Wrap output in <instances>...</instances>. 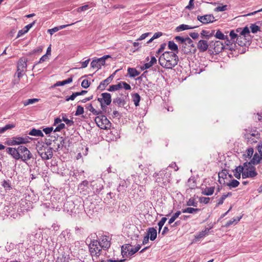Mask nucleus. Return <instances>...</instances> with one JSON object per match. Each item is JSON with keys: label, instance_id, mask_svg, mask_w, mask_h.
<instances>
[{"label": "nucleus", "instance_id": "nucleus-1", "mask_svg": "<svg viewBox=\"0 0 262 262\" xmlns=\"http://www.w3.org/2000/svg\"><path fill=\"white\" fill-rule=\"evenodd\" d=\"M6 152L15 160H21L25 163L33 158V155L28 148L23 145H19L17 148L7 147Z\"/></svg>", "mask_w": 262, "mask_h": 262}, {"label": "nucleus", "instance_id": "nucleus-2", "mask_svg": "<svg viewBox=\"0 0 262 262\" xmlns=\"http://www.w3.org/2000/svg\"><path fill=\"white\" fill-rule=\"evenodd\" d=\"M179 57L177 54L173 52L166 51L163 53L159 58V64L163 68L172 69L177 64Z\"/></svg>", "mask_w": 262, "mask_h": 262}, {"label": "nucleus", "instance_id": "nucleus-3", "mask_svg": "<svg viewBox=\"0 0 262 262\" xmlns=\"http://www.w3.org/2000/svg\"><path fill=\"white\" fill-rule=\"evenodd\" d=\"M86 244L88 246L89 251L93 260H94V258L97 259L100 255L102 249L99 245L98 241L88 237L86 240Z\"/></svg>", "mask_w": 262, "mask_h": 262}, {"label": "nucleus", "instance_id": "nucleus-4", "mask_svg": "<svg viewBox=\"0 0 262 262\" xmlns=\"http://www.w3.org/2000/svg\"><path fill=\"white\" fill-rule=\"evenodd\" d=\"M83 207L82 204H78L72 200H67L63 205V210L70 214H76L83 209Z\"/></svg>", "mask_w": 262, "mask_h": 262}, {"label": "nucleus", "instance_id": "nucleus-5", "mask_svg": "<svg viewBox=\"0 0 262 262\" xmlns=\"http://www.w3.org/2000/svg\"><path fill=\"white\" fill-rule=\"evenodd\" d=\"M31 139V138L27 136L25 137L17 136L9 139L6 142V144L9 146L20 145L30 143Z\"/></svg>", "mask_w": 262, "mask_h": 262}, {"label": "nucleus", "instance_id": "nucleus-6", "mask_svg": "<svg viewBox=\"0 0 262 262\" xmlns=\"http://www.w3.org/2000/svg\"><path fill=\"white\" fill-rule=\"evenodd\" d=\"M244 170L242 174L243 179L254 178L257 176L258 173L254 165L246 162L244 163Z\"/></svg>", "mask_w": 262, "mask_h": 262}, {"label": "nucleus", "instance_id": "nucleus-7", "mask_svg": "<svg viewBox=\"0 0 262 262\" xmlns=\"http://www.w3.org/2000/svg\"><path fill=\"white\" fill-rule=\"evenodd\" d=\"M244 134V137L249 144H252L258 142L260 138V134L258 131L256 130H251Z\"/></svg>", "mask_w": 262, "mask_h": 262}, {"label": "nucleus", "instance_id": "nucleus-8", "mask_svg": "<svg viewBox=\"0 0 262 262\" xmlns=\"http://www.w3.org/2000/svg\"><path fill=\"white\" fill-rule=\"evenodd\" d=\"M95 121L97 126L101 129H108L111 127L112 123L104 115L97 116L95 119Z\"/></svg>", "mask_w": 262, "mask_h": 262}, {"label": "nucleus", "instance_id": "nucleus-9", "mask_svg": "<svg viewBox=\"0 0 262 262\" xmlns=\"http://www.w3.org/2000/svg\"><path fill=\"white\" fill-rule=\"evenodd\" d=\"M170 174L165 170L160 171L159 172H155L153 177L155 179V182L159 184H165L169 181Z\"/></svg>", "mask_w": 262, "mask_h": 262}, {"label": "nucleus", "instance_id": "nucleus-10", "mask_svg": "<svg viewBox=\"0 0 262 262\" xmlns=\"http://www.w3.org/2000/svg\"><path fill=\"white\" fill-rule=\"evenodd\" d=\"M101 98H98L97 100L100 103L101 107L103 110L106 106L111 104V95L108 93H103L101 94Z\"/></svg>", "mask_w": 262, "mask_h": 262}, {"label": "nucleus", "instance_id": "nucleus-11", "mask_svg": "<svg viewBox=\"0 0 262 262\" xmlns=\"http://www.w3.org/2000/svg\"><path fill=\"white\" fill-rule=\"evenodd\" d=\"M197 19L203 24H207L214 22L215 19L212 14H205L204 15H198Z\"/></svg>", "mask_w": 262, "mask_h": 262}, {"label": "nucleus", "instance_id": "nucleus-12", "mask_svg": "<svg viewBox=\"0 0 262 262\" xmlns=\"http://www.w3.org/2000/svg\"><path fill=\"white\" fill-rule=\"evenodd\" d=\"M43 152L40 154V156L42 160H49L53 157V148L46 147L43 148Z\"/></svg>", "mask_w": 262, "mask_h": 262}, {"label": "nucleus", "instance_id": "nucleus-13", "mask_svg": "<svg viewBox=\"0 0 262 262\" xmlns=\"http://www.w3.org/2000/svg\"><path fill=\"white\" fill-rule=\"evenodd\" d=\"M210 46H213L214 51L216 54L221 52L225 48V46L220 41H212L210 43Z\"/></svg>", "mask_w": 262, "mask_h": 262}, {"label": "nucleus", "instance_id": "nucleus-14", "mask_svg": "<svg viewBox=\"0 0 262 262\" xmlns=\"http://www.w3.org/2000/svg\"><path fill=\"white\" fill-rule=\"evenodd\" d=\"M98 242L100 246L105 250L108 249L110 247L111 244L108 237L106 235L103 236L101 239L98 241Z\"/></svg>", "mask_w": 262, "mask_h": 262}, {"label": "nucleus", "instance_id": "nucleus-15", "mask_svg": "<svg viewBox=\"0 0 262 262\" xmlns=\"http://www.w3.org/2000/svg\"><path fill=\"white\" fill-rule=\"evenodd\" d=\"M115 74V72L113 74L111 75L108 77H107L105 80H102L99 85L97 87V90H99L100 91H104L107 85L110 84L114 77V75Z\"/></svg>", "mask_w": 262, "mask_h": 262}, {"label": "nucleus", "instance_id": "nucleus-16", "mask_svg": "<svg viewBox=\"0 0 262 262\" xmlns=\"http://www.w3.org/2000/svg\"><path fill=\"white\" fill-rule=\"evenodd\" d=\"M209 45L207 40L201 39L199 41L197 44V48L200 52H204L207 51Z\"/></svg>", "mask_w": 262, "mask_h": 262}, {"label": "nucleus", "instance_id": "nucleus-17", "mask_svg": "<svg viewBox=\"0 0 262 262\" xmlns=\"http://www.w3.org/2000/svg\"><path fill=\"white\" fill-rule=\"evenodd\" d=\"M211 228H206L204 230L200 232L198 234L194 235V239L193 241V243L196 242L199 239L205 237L208 235Z\"/></svg>", "mask_w": 262, "mask_h": 262}, {"label": "nucleus", "instance_id": "nucleus-18", "mask_svg": "<svg viewBox=\"0 0 262 262\" xmlns=\"http://www.w3.org/2000/svg\"><path fill=\"white\" fill-rule=\"evenodd\" d=\"M17 71H24L27 68V60L25 58H20L17 63Z\"/></svg>", "mask_w": 262, "mask_h": 262}, {"label": "nucleus", "instance_id": "nucleus-19", "mask_svg": "<svg viewBox=\"0 0 262 262\" xmlns=\"http://www.w3.org/2000/svg\"><path fill=\"white\" fill-rule=\"evenodd\" d=\"M99 58L95 59L92 60L91 63V66L92 68H97L99 69L101 68L102 66H104L105 64L104 61L103 60H101V61H99Z\"/></svg>", "mask_w": 262, "mask_h": 262}, {"label": "nucleus", "instance_id": "nucleus-20", "mask_svg": "<svg viewBox=\"0 0 262 262\" xmlns=\"http://www.w3.org/2000/svg\"><path fill=\"white\" fill-rule=\"evenodd\" d=\"M147 235L149 237L151 241H154L157 235V231L156 229L153 227H150L148 229Z\"/></svg>", "mask_w": 262, "mask_h": 262}, {"label": "nucleus", "instance_id": "nucleus-21", "mask_svg": "<svg viewBox=\"0 0 262 262\" xmlns=\"http://www.w3.org/2000/svg\"><path fill=\"white\" fill-rule=\"evenodd\" d=\"M214 191V187H206L202 189V193L205 195H211Z\"/></svg>", "mask_w": 262, "mask_h": 262}, {"label": "nucleus", "instance_id": "nucleus-22", "mask_svg": "<svg viewBox=\"0 0 262 262\" xmlns=\"http://www.w3.org/2000/svg\"><path fill=\"white\" fill-rule=\"evenodd\" d=\"M196 27H197L196 26L192 27V26L182 24V25H180L179 26H178L176 28V30L177 32H180V31L186 30L194 29Z\"/></svg>", "mask_w": 262, "mask_h": 262}, {"label": "nucleus", "instance_id": "nucleus-23", "mask_svg": "<svg viewBox=\"0 0 262 262\" xmlns=\"http://www.w3.org/2000/svg\"><path fill=\"white\" fill-rule=\"evenodd\" d=\"M262 159V157L260 156L257 154H255L253 157V158L248 163H250L251 164L255 165L258 164L260 160Z\"/></svg>", "mask_w": 262, "mask_h": 262}, {"label": "nucleus", "instance_id": "nucleus-24", "mask_svg": "<svg viewBox=\"0 0 262 262\" xmlns=\"http://www.w3.org/2000/svg\"><path fill=\"white\" fill-rule=\"evenodd\" d=\"M236 32L239 33V34L244 37H246V35H249L250 33L249 28L248 27H244L243 29L242 28H237L236 30Z\"/></svg>", "mask_w": 262, "mask_h": 262}, {"label": "nucleus", "instance_id": "nucleus-25", "mask_svg": "<svg viewBox=\"0 0 262 262\" xmlns=\"http://www.w3.org/2000/svg\"><path fill=\"white\" fill-rule=\"evenodd\" d=\"M230 39L229 40L227 39L228 43H227V45L230 43H232L233 42L235 41V39L237 38V37L238 36L237 34L234 32V30H231L229 34Z\"/></svg>", "mask_w": 262, "mask_h": 262}, {"label": "nucleus", "instance_id": "nucleus-26", "mask_svg": "<svg viewBox=\"0 0 262 262\" xmlns=\"http://www.w3.org/2000/svg\"><path fill=\"white\" fill-rule=\"evenodd\" d=\"M29 135L33 136H37V137H43V134L42 131L40 129H37L35 128H33L29 133Z\"/></svg>", "mask_w": 262, "mask_h": 262}, {"label": "nucleus", "instance_id": "nucleus-27", "mask_svg": "<svg viewBox=\"0 0 262 262\" xmlns=\"http://www.w3.org/2000/svg\"><path fill=\"white\" fill-rule=\"evenodd\" d=\"M127 72L130 77H135L140 74V72L137 71L135 68H128Z\"/></svg>", "mask_w": 262, "mask_h": 262}, {"label": "nucleus", "instance_id": "nucleus-28", "mask_svg": "<svg viewBox=\"0 0 262 262\" xmlns=\"http://www.w3.org/2000/svg\"><path fill=\"white\" fill-rule=\"evenodd\" d=\"M133 101L136 106L139 105V102L141 100L140 96L138 93H135L132 95Z\"/></svg>", "mask_w": 262, "mask_h": 262}, {"label": "nucleus", "instance_id": "nucleus-29", "mask_svg": "<svg viewBox=\"0 0 262 262\" xmlns=\"http://www.w3.org/2000/svg\"><path fill=\"white\" fill-rule=\"evenodd\" d=\"M73 81V78L72 77L68 78L66 80L61 81H57L55 84L54 86H62L65 84L70 83L72 82Z\"/></svg>", "mask_w": 262, "mask_h": 262}, {"label": "nucleus", "instance_id": "nucleus-30", "mask_svg": "<svg viewBox=\"0 0 262 262\" xmlns=\"http://www.w3.org/2000/svg\"><path fill=\"white\" fill-rule=\"evenodd\" d=\"M200 210L199 208H193L191 207H188L182 210V213H196Z\"/></svg>", "mask_w": 262, "mask_h": 262}, {"label": "nucleus", "instance_id": "nucleus-31", "mask_svg": "<svg viewBox=\"0 0 262 262\" xmlns=\"http://www.w3.org/2000/svg\"><path fill=\"white\" fill-rule=\"evenodd\" d=\"M168 47L170 50L176 52V54L178 53V46L173 41H169L168 43Z\"/></svg>", "mask_w": 262, "mask_h": 262}, {"label": "nucleus", "instance_id": "nucleus-32", "mask_svg": "<svg viewBox=\"0 0 262 262\" xmlns=\"http://www.w3.org/2000/svg\"><path fill=\"white\" fill-rule=\"evenodd\" d=\"M127 187V184L125 181H122L121 183L119 184V186L117 187V190L119 192H124L126 190V188Z\"/></svg>", "mask_w": 262, "mask_h": 262}, {"label": "nucleus", "instance_id": "nucleus-33", "mask_svg": "<svg viewBox=\"0 0 262 262\" xmlns=\"http://www.w3.org/2000/svg\"><path fill=\"white\" fill-rule=\"evenodd\" d=\"M130 247H132V246L130 244H125L122 246L121 254L123 257L127 254V253H128V251L127 250H130Z\"/></svg>", "mask_w": 262, "mask_h": 262}, {"label": "nucleus", "instance_id": "nucleus-34", "mask_svg": "<svg viewBox=\"0 0 262 262\" xmlns=\"http://www.w3.org/2000/svg\"><path fill=\"white\" fill-rule=\"evenodd\" d=\"M2 185L4 187L6 190H10L12 189L10 181L4 180L2 182Z\"/></svg>", "mask_w": 262, "mask_h": 262}, {"label": "nucleus", "instance_id": "nucleus-35", "mask_svg": "<svg viewBox=\"0 0 262 262\" xmlns=\"http://www.w3.org/2000/svg\"><path fill=\"white\" fill-rule=\"evenodd\" d=\"M141 248L140 245H137L135 248H130V250H127L128 251V255L132 256L134 254H135L137 252H138L140 249Z\"/></svg>", "mask_w": 262, "mask_h": 262}, {"label": "nucleus", "instance_id": "nucleus-36", "mask_svg": "<svg viewBox=\"0 0 262 262\" xmlns=\"http://www.w3.org/2000/svg\"><path fill=\"white\" fill-rule=\"evenodd\" d=\"M239 184V182L236 180H232L230 182L228 183L227 185L229 186L230 188H236Z\"/></svg>", "mask_w": 262, "mask_h": 262}, {"label": "nucleus", "instance_id": "nucleus-37", "mask_svg": "<svg viewBox=\"0 0 262 262\" xmlns=\"http://www.w3.org/2000/svg\"><path fill=\"white\" fill-rule=\"evenodd\" d=\"M113 103L117 104L119 106H121L124 105L125 104V101L123 99L117 97L113 100Z\"/></svg>", "mask_w": 262, "mask_h": 262}, {"label": "nucleus", "instance_id": "nucleus-38", "mask_svg": "<svg viewBox=\"0 0 262 262\" xmlns=\"http://www.w3.org/2000/svg\"><path fill=\"white\" fill-rule=\"evenodd\" d=\"M38 100H39V99H37V98L29 99L24 101L23 104H24V106H27L29 104L37 102L38 101Z\"/></svg>", "mask_w": 262, "mask_h": 262}, {"label": "nucleus", "instance_id": "nucleus-39", "mask_svg": "<svg viewBox=\"0 0 262 262\" xmlns=\"http://www.w3.org/2000/svg\"><path fill=\"white\" fill-rule=\"evenodd\" d=\"M215 36L216 38L220 39H222V40L228 38L227 36H225L224 35V34L220 30H218L216 31V33L215 34Z\"/></svg>", "mask_w": 262, "mask_h": 262}, {"label": "nucleus", "instance_id": "nucleus-40", "mask_svg": "<svg viewBox=\"0 0 262 262\" xmlns=\"http://www.w3.org/2000/svg\"><path fill=\"white\" fill-rule=\"evenodd\" d=\"M201 35L202 37L207 39H209L211 37V34H210V31L205 30L202 31Z\"/></svg>", "mask_w": 262, "mask_h": 262}, {"label": "nucleus", "instance_id": "nucleus-41", "mask_svg": "<svg viewBox=\"0 0 262 262\" xmlns=\"http://www.w3.org/2000/svg\"><path fill=\"white\" fill-rule=\"evenodd\" d=\"M186 205L188 206H194L197 207L198 203L195 201V200L193 198H191L189 199V200L186 203Z\"/></svg>", "mask_w": 262, "mask_h": 262}, {"label": "nucleus", "instance_id": "nucleus-42", "mask_svg": "<svg viewBox=\"0 0 262 262\" xmlns=\"http://www.w3.org/2000/svg\"><path fill=\"white\" fill-rule=\"evenodd\" d=\"M181 211H178L176 212L171 217L169 220L168 224H172L176 219L179 217V216L181 214Z\"/></svg>", "mask_w": 262, "mask_h": 262}, {"label": "nucleus", "instance_id": "nucleus-43", "mask_svg": "<svg viewBox=\"0 0 262 262\" xmlns=\"http://www.w3.org/2000/svg\"><path fill=\"white\" fill-rule=\"evenodd\" d=\"M88 110L91 112H92L94 115H99L100 114H102V112L101 111H98L97 110H96L94 107L93 106H92V105L91 104H90L88 107Z\"/></svg>", "mask_w": 262, "mask_h": 262}, {"label": "nucleus", "instance_id": "nucleus-44", "mask_svg": "<svg viewBox=\"0 0 262 262\" xmlns=\"http://www.w3.org/2000/svg\"><path fill=\"white\" fill-rule=\"evenodd\" d=\"M245 37L239 35L237 38L236 39V42L240 46H244L246 45V42L243 41L242 39H245Z\"/></svg>", "mask_w": 262, "mask_h": 262}, {"label": "nucleus", "instance_id": "nucleus-45", "mask_svg": "<svg viewBox=\"0 0 262 262\" xmlns=\"http://www.w3.org/2000/svg\"><path fill=\"white\" fill-rule=\"evenodd\" d=\"M15 126V125L13 124H6L5 126L1 127V130H2L3 133H4V132H5L6 130H7L8 129H11L12 128H14Z\"/></svg>", "mask_w": 262, "mask_h": 262}, {"label": "nucleus", "instance_id": "nucleus-46", "mask_svg": "<svg viewBox=\"0 0 262 262\" xmlns=\"http://www.w3.org/2000/svg\"><path fill=\"white\" fill-rule=\"evenodd\" d=\"M180 47L182 48V51L185 54H188L190 52V49L186 47V43H185V42L183 43H181Z\"/></svg>", "mask_w": 262, "mask_h": 262}, {"label": "nucleus", "instance_id": "nucleus-47", "mask_svg": "<svg viewBox=\"0 0 262 262\" xmlns=\"http://www.w3.org/2000/svg\"><path fill=\"white\" fill-rule=\"evenodd\" d=\"M166 220H167V218L165 217H163L161 219V220L158 223V225L159 226V233H160V231L162 228V227L164 225Z\"/></svg>", "mask_w": 262, "mask_h": 262}, {"label": "nucleus", "instance_id": "nucleus-48", "mask_svg": "<svg viewBox=\"0 0 262 262\" xmlns=\"http://www.w3.org/2000/svg\"><path fill=\"white\" fill-rule=\"evenodd\" d=\"M241 218H242L241 216V217H237V219H232L229 220L228 222H227V223L225 225V226L227 227H229L230 225H231L232 224H233V223H234V222L237 223L238 222H239L240 221Z\"/></svg>", "mask_w": 262, "mask_h": 262}, {"label": "nucleus", "instance_id": "nucleus-49", "mask_svg": "<svg viewBox=\"0 0 262 262\" xmlns=\"http://www.w3.org/2000/svg\"><path fill=\"white\" fill-rule=\"evenodd\" d=\"M250 28L251 30V32L253 33H256L259 30V27L255 24H252L250 26Z\"/></svg>", "mask_w": 262, "mask_h": 262}, {"label": "nucleus", "instance_id": "nucleus-50", "mask_svg": "<svg viewBox=\"0 0 262 262\" xmlns=\"http://www.w3.org/2000/svg\"><path fill=\"white\" fill-rule=\"evenodd\" d=\"M50 144V143H49V144H47V145H41V146L40 145H37V152L38 154V155L40 156V154L41 153V152H43L44 150H43V148L47 147L48 145Z\"/></svg>", "mask_w": 262, "mask_h": 262}, {"label": "nucleus", "instance_id": "nucleus-51", "mask_svg": "<svg viewBox=\"0 0 262 262\" xmlns=\"http://www.w3.org/2000/svg\"><path fill=\"white\" fill-rule=\"evenodd\" d=\"M83 113H84V110H83V107H82L80 105H78L77 107V110H76L75 115L76 116H79L80 115L83 114Z\"/></svg>", "mask_w": 262, "mask_h": 262}, {"label": "nucleus", "instance_id": "nucleus-52", "mask_svg": "<svg viewBox=\"0 0 262 262\" xmlns=\"http://www.w3.org/2000/svg\"><path fill=\"white\" fill-rule=\"evenodd\" d=\"M90 84L91 82L88 79H84L81 82V86L84 89H87Z\"/></svg>", "mask_w": 262, "mask_h": 262}, {"label": "nucleus", "instance_id": "nucleus-53", "mask_svg": "<svg viewBox=\"0 0 262 262\" xmlns=\"http://www.w3.org/2000/svg\"><path fill=\"white\" fill-rule=\"evenodd\" d=\"M244 165L243 166H238L236 167V168L233 170V172L240 173L243 174V172H244Z\"/></svg>", "mask_w": 262, "mask_h": 262}, {"label": "nucleus", "instance_id": "nucleus-54", "mask_svg": "<svg viewBox=\"0 0 262 262\" xmlns=\"http://www.w3.org/2000/svg\"><path fill=\"white\" fill-rule=\"evenodd\" d=\"M210 200V199L209 198L202 196L199 198V202L201 203L207 204L209 202Z\"/></svg>", "mask_w": 262, "mask_h": 262}, {"label": "nucleus", "instance_id": "nucleus-55", "mask_svg": "<svg viewBox=\"0 0 262 262\" xmlns=\"http://www.w3.org/2000/svg\"><path fill=\"white\" fill-rule=\"evenodd\" d=\"M185 43H186V45H188L189 47H193V42L192 39L189 37H187L185 38Z\"/></svg>", "mask_w": 262, "mask_h": 262}, {"label": "nucleus", "instance_id": "nucleus-56", "mask_svg": "<svg viewBox=\"0 0 262 262\" xmlns=\"http://www.w3.org/2000/svg\"><path fill=\"white\" fill-rule=\"evenodd\" d=\"M227 5H223L222 6H218L214 9L215 12L224 11L227 10Z\"/></svg>", "mask_w": 262, "mask_h": 262}, {"label": "nucleus", "instance_id": "nucleus-57", "mask_svg": "<svg viewBox=\"0 0 262 262\" xmlns=\"http://www.w3.org/2000/svg\"><path fill=\"white\" fill-rule=\"evenodd\" d=\"M62 120L69 126H71L74 124V122L72 120H69L66 117H62Z\"/></svg>", "mask_w": 262, "mask_h": 262}, {"label": "nucleus", "instance_id": "nucleus-58", "mask_svg": "<svg viewBox=\"0 0 262 262\" xmlns=\"http://www.w3.org/2000/svg\"><path fill=\"white\" fill-rule=\"evenodd\" d=\"M35 23H36V20H34L32 23L29 24L27 25V26H26L23 29L25 30V32L26 33H27L28 32V31L30 30V29H31L33 27V26L35 25Z\"/></svg>", "mask_w": 262, "mask_h": 262}, {"label": "nucleus", "instance_id": "nucleus-59", "mask_svg": "<svg viewBox=\"0 0 262 262\" xmlns=\"http://www.w3.org/2000/svg\"><path fill=\"white\" fill-rule=\"evenodd\" d=\"M89 184V182L86 180L83 181L79 185V188L83 189L84 187H86Z\"/></svg>", "mask_w": 262, "mask_h": 262}, {"label": "nucleus", "instance_id": "nucleus-60", "mask_svg": "<svg viewBox=\"0 0 262 262\" xmlns=\"http://www.w3.org/2000/svg\"><path fill=\"white\" fill-rule=\"evenodd\" d=\"M174 39L176 41L178 42L179 44L183 43L185 42V38H183L180 36H177L174 37Z\"/></svg>", "mask_w": 262, "mask_h": 262}, {"label": "nucleus", "instance_id": "nucleus-61", "mask_svg": "<svg viewBox=\"0 0 262 262\" xmlns=\"http://www.w3.org/2000/svg\"><path fill=\"white\" fill-rule=\"evenodd\" d=\"M65 127V124L64 123H60L54 130V132H59L62 129L64 128Z\"/></svg>", "mask_w": 262, "mask_h": 262}, {"label": "nucleus", "instance_id": "nucleus-62", "mask_svg": "<svg viewBox=\"0 0 262 262\" xmlns=\"http://www.w3.org/2000/svg\"><path fill=\"white\" fill-rule=\"evenodd\" d=\"M226 199V196L223 194L219 200L216 204V206H219L223 204L224 200Z\"/></svg>", "mask_w": 262, "mask_h": 262}, {"label": "nucleus", "instance_id": "nucleus-63", "mask_svg": "<svg viewBox=\"0 0 262 262\" xmlns=\"http://www.w3.org/2000/svg\"><path fill=\"white\" fill-rule=\"evenodd\" d=\"M166 44L165 43H162L160 46V48L159 49V50L156 52V56H158L159 54H160L161 52L163 51V50L165 49Z\"/></svg>", "mask_w": 262, "mask_h": 262}, {"label": "nucleus", "instance_id": "nucleus-64", "mask_svg": "<svg viewBox=\"0 0 262 262\" xmlns=\"http://www.w3.org/2000/svg\"><path fill=\"white\" fill-rule=\"evenodd\" d=\"M253 118L256 121L258 120L262 122V113L254 114Z\"/></svg>", "mask_w": 262, "mask_h": 262}]
</instances>
